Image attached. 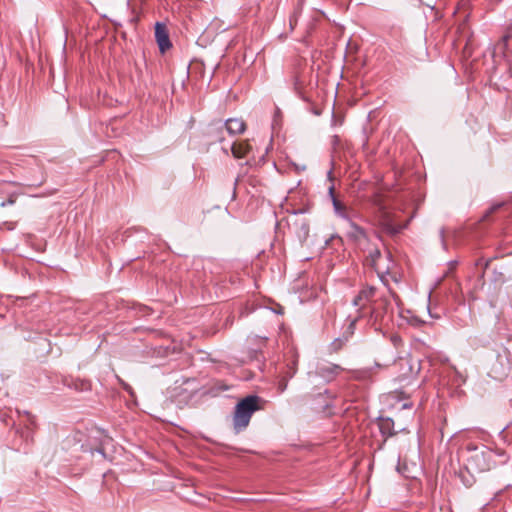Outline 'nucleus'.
<instances>
[{"mask_svg": "<svg viewBox=\"0 0 512 512\" xmlns=\"http://www.w3.org/2000/svg\"><path fill=\"white\" fill-rule=\"evenodd\" d=\"M502 203H498V204H495L493 206H491L486 212L485 214L483 215V218L482 220H488L490 215H492L494 212H496L497 210H499L501 207H502Z\"/></svg>", "mask_w": 512, "mask_h": 512, "instance_id": "6ab92c4d", "label": "nucleus"}, {"mask_svg": "<svg viewBox=\"0 0 512 512\" xmlns=\"http://www.w3.org/2000/svg\"><path fill=\"white\" fill-rule=\"evenodd\" d=\"M250 150V145L246 141H240L235 142L232 147L231 151L235 158H244Z\"/></svg>", "mask_w": 512, "mask_h": 512, "instance_id": "9b49d317", "label": "nucleus"}, {"mask_svg": "<svg viewBox=\"0 0 512 512\" xmlns=\"http://www.w3.org/2000/svg\"><path fill=\"white\" fill-rule=\"evenodd\" d=\"M17 193H11L9 194L8 198L1 202V207H6L8 205H13L17 200Z\"/></svg>", "mask_w": 512, "mask_h": 512, "instance_id": "aec40b11", "label": "nucleus"}, {"mask_svg": "<svg viewBox=\"0 0 512 512\" xmlns=\"http://www.w3.org/2000/svg\"><path fill=\"white\" fill-rule=\"evenodd\" d=\"M263 400L257 395H249L240 400L233 413V429L236 433L245 430L254 412L261 410Z\"/></svg>", "mask_w": 512, "mask_h": 512, "instance_id": "f03ea898", "label": "nucleus"}, {"mask_svg": "<svg viewBox=\"0 0 512 512\" xmlns=\"http://www.w3.org/2000/svg\"><path fill=\"white\" fill-rule=\"evenodd\" d=\"M371 202L376 209L375 217L378 225L384 233L395 236L406 228L407 222L403 224L398 221L397 214L384 203L380 194L373 195Z\"/></svg>", "mask_w": 512, "mask_h": 512, "instance_id": "f257e3e1", "label": "nucleus"}, {"mask_svg": "<svg viewBox=\"0 0 512 512\" xmlns=\"http://www.w3.org/2000/svg\"><path fill=\"white\" fill-rule=\"evenodd\" d=\"M491 262V259L485 260L484 258H480L477 260L476 265H483L484 269H486Z\"/></svg>", "mask_w": 512, "mask_h": 512, "instance_id": "5701e85b", "label": "nucleus"}, {"mask_svg": "<svg viewBox=\"0 0 512 512\" xmlns=\"http://www.w3.org/2000/svg\"><path fill=\"white\" fill-rule=\"evenodd\" d=\"M391 297L398 298L397 295L390 290L378 293V296L367 313L374 322L381 321L385 314L390 310L392 311Z\"/></svg>", "mask_w": 512, "mask_h": 512, "instance_id": "39448f33", "label": "nucleus"}, {"mask_svg": "<svg viewBox=\"0 0 512 512\" xmlns=\"http://www.w3.org/2000/svg\"><path fill=\"white\" fill-rule=\"evenodd\" d=\"M378 293L379 289L371 285H365L360 289L352 301L353 306L357 307L358 315L351 321L350 327H353L360 318L367 316L368 310L372 303H374Z\"/></svg>", "mask_w": 512, "mask_h": 512, "instance_id": "7ed1b4c3", "label": "nucleus"}, {"mask_svg": "<svg viewBox=\"0 0 512 512\" xmlns=\"http://www.w3.org/2000/svg\"><path fill=\"white\" fill-rule=\"evenodd\" d=\"M470 345L477 348L479 346L486 347L488 342H481L477 336H473L469 338Z\"/></svg>", "mask_w": 512, "mask_h": 512, "instance_id": "412c9836", "label": "nucleus"}, {"mask_svg": "<svg viewBox=\"0 0 512 512\" xmlns=\"http://www.w3.org/2000/svg\"><path fill=\"white\" fill-rule=\"evenodd\" d=\"M399 364L408 366V371L402 373V375L405 377L412 375V374H417L420 370L419 363H416V365H415V363L412 362L411 358H399Z\"/></svg>", "mask_w": 512, "mask_h": 512, "instance_id": "2eb2a0df", "label": "nucleus"}, {"mask_svg": "<svg viewBox=\"0 0 512 512\" xmlns=\"http://www.w3.org/2000/svg\"><path fill=\"white\" fill-rule=\"evenodd\" d=\"M510 38H511L510 33L504 34L499 39V41L494 45V54L505 56Z\"/></svg>", "mask_w": 512, "mask_h": 512, "instance_id": "ddd939ff", "label": "nucleus"}, {"mask_svg": "<svg viewBox=\"0 0 512 512\" xmlns=\"http://www.w3.org/2000/svg\"><path fill=\"white\" fill-rule=\"evenodd\" d=\"M286 387H287V382L286 381L282 380V381L279 382V390H280V392H283L286 389Z\"/></svg>", "mask_w": 512, "mask_h": 512, "instance_id": "b1692460", "label": "nucleus"}, {"mask_svg": "<svg viewBox=\"0 0 512 512\" xmlns=\"http://www.w3.org/2000/svg\"><path fill=\"white\" fill-rule=\"evenodd\" d=\"M345 371L343 367L333 363H319L315 370L308 372V379L314 383L317 378H322L326 383L335 380L340 373Z\"/></svg>", "mask_w": 512, "mask_h": 512, "instance_id": "423d86ee", "label": "nucleus"}, {"mask_svg": "<svg viewBox=\"0 0 512 512\" xmlns=\"http://www.w3.org/2000/svg\"><path fill=\"white\" fill-rule=\"evenodd\" d=\"M222 128H223V125H220L219 127H217L216 129H219L220 131H222Z\"/></svg>", "mask_w": 512, "mask_h": 512, "instance_id": "c85d7f7f", "label": "nucleus"}, {"mask_svg": "<svg viewBox=\"0 0 512 512\" xmlns=\"http://www.w3.org/2000/svg\"><path fill=\"white\" fill-rule=\"evenodd\" d=\"M492 4H498L501 0H490Z\"/></svg>", "mask_w": 512, "mask_h": 512, "instance_id": "a878e982", "label": "nucleus"}, {"mask_svg": "<svg viewBox=\"0 0 512 512\" xmlns=\"http://www.w3.org/2000/svg\"><path fill=\"white\" fill-rule=\"evenodd\" d=\"M329 194L331 196V200H332V204H333V208H334V211L335 213L345 219L346 221H348V223H350V221H353V218L356 216V213L355 211L352 209V208H349L347 207L343 202H341L334 194V187L331 186L329 188Z\"/></svg>", "mask_w": 512, "mask_h": 512, "instance_id": "6e6552de", "label": "nucleus"}, {"mask_svg": "<svg viewBox=\"0 0 512 512\" xmlns=\"http://www.w3.org/2000/svg\"><path fill=\"white\" fill-rule=\"evenodd\" d=\"M155 39L158 44L159 50L164 54L167 50L172 47V43L169 38V33L164 23L157 22L155 25Z\"/></svg>", "mask_w": 512, "mask_h": 512, "instance_id": "1a4fd4ad", "label": "nucleus"}, {"mask_svg": "<svg viewBox=\"0 0 512 512\" xmlns=\"http://www.w3.org/2000/svg\"><path fill=\"white\" fill-rule=\"evenodd\" d=\"M366 264L371 266L383 281L384 276L389 274L394 267V261L390 252L382 255L378 248H372L367 252Z\"/></svg>", "mask_w": 512, "mask_h": 512, "instance_id": "20e7f679", "label": "nucleus"}, {"mask_svg": "<svg viewBox=\"0 0 512 512\" xmlns=\"http://www.w3.org/2000/svg\"><path fill=\"white\" fill-rule=\"evenodd\" d=\"M69 386L79 392L91 390V382L86 379H73Z\"/></svg>", "mask_w": 512, "mask_h": 512, "instance_id": "dca6fc26", "label": "nucleus"}, {"mask_svg": "<svg viewBox=\"0 0 512 512\" xmlns=\"http://www.w3.org/2000/svg\"><path fill=\"white\" fill-rule=\"evenodd\" d=\"M403 407L407 408V407H409V404H404Z\"/></svg>", "mask_w": 512, "mask_h": 512, "instance_id": "c756f323", "label": "nucleus"}, {"mask_svg": "<svg viewBox=\"0 0 512 512\" xmlns=\"http://www.w3.org/2000/svg\"><path fill=\"white\" fill-rule=\"evenodd\" d=\"M301 77L300 76H295V79H294V88L296 90L297 93H299L300 95H302V91H301Z\"/></svg>", "mask_w": 512, "mask_h": 512, "instance_id": "4be33fe9", "label": "nucleus"}, {"mask_svg": "<svg viewBox=\"0 0 512 512\" xmlns=\"http://www.w3.org/2000/svg\"><path fill=\"white\" fill-rule=\"evenodd\" d=\"M304 229H305V233L308 232V226L306 224H304Z\"/></svg>", "mask_w": 512, "mask_h": 512, "instance_id": "bb28decb", "label": "nucleus"}, {"mask_svg": "<svg viewBox=\"0 0 512 512\" xmlns=\"http://www.w3.org/2000/svg\"><path fill=\"white\" fill-rule=\"evenodd\" d=\"M4 225L7 227V229L9 230H13L15 228V223L13 222H5Z\"/></svg>", "mask_w": 512, "mask_h": 512, "instance_id": "393cba45", "label": "nucleus"}, {"mask_svg": "<svg viewBox=\"0 0 512 512\" xmlns=\"http://www.w3.org/2000/svg\"><path fill=\"white\" fill-rule=\"evenodd\" d=\"M37 170L40 174L37 178L28 179L27 186L29 187H39L46 181V175L42 166H37Z\"/></svg>", "mask_w": 512, "mask_h": 512, "instance_id": "f3484780", "label": "nucleus"}, {"mask_svg": "<svg viewBox=\"0 0 512 512\" xmlns=\"http://www.w3.org/2000/svg\"><path fill=\"white\" fill-rule=\"evenodd\" d=\"M374 372L372 368L357 369L351 371V379L357 381H369L373 378Z\"/></svg>", "mask_w": 512, "mask_h": 512, "instance_id": "f8f14e48", "label": "nucleus"}, {"mask_svg": "<svg viewBox=\"0 0 512 512\" xmlns=\"http://www.w3.org/2000/svg\"><path fill=\"white\" fill-rule=\"evenodd\" d=\"M485 458L486 457L484 452L475 453L473 456L470 457L469 464H475L480 471L486 470L489 468V466L485 462Z\"/></svg>", "mask_w": 512, "mask_h": 512, "instance_id": "4468645a", "label": "nucleus"}, {"mask_svg": "<svg viewBox=\"0 0 512 512\" xmlns=\"http://www.w3.org/2000/svg\"><path fill=\"white\" fill-rule=\"evenodd\" d=\"M393 422L390 419L383 420L380 424V430L383 435L393 436L395 432L391 431Z\"/></svg>", "mask_w": 512, "mask_h": 512, "instance_id": "a211bd4d", "label": "nucleus"}, {"mask_svg": "<svg viewBox=\"0 0 512 512\" xmlns=\"http://www.w3.org/2000/svg\"><path fill=\"white\" fill-rule=\"evenodd\" d=\"M224 127L230 135L234 136L242 134L246 129V124L242 119L230 118L225 121Z\"/></svg>", "mask_w": 512, "mask_h": 512, "instance_id": "9d476101", "label": "nucleus"}, {"mask_svg": "<svg viewBox=\"0 0 512 512\" xmlns=\"http://www.w3.org/2000/svg\"><path fill=\"white\" fill-rule=\"evenodd\" d=\"M217 140L221 142V141H223V137H222V136H219V137L217 138Z\"/></svg>", "mask_w": 512, "mask_h": 512, "instance_id": "cd10ccee", "label": "nucleus"}, {"mask_svg": "<svg viewBox=\"0 0 512 512\" xmlns=\"http://www.w3.org/2000/svg\"><path fill=\"white\" fill-rule=\"evenodd\" d=\"M348 224L350 227V230L347 232L348 239L351 240L358 249L367 253L372 248L370 247V239L366 230L354 221H350Z\"/></svg>", "mask_w": 512, "mask_h": 512, "instance_id": "0eeeda50", "label": "nucleus"}]
</instances>
